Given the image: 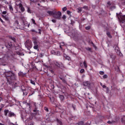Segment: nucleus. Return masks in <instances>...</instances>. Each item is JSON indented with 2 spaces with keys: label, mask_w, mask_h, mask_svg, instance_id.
Instances as JSON below:
<instances>
[{
  "label": "nucleus",
  "mask_w": 125,
  "mask_h": 125,
  "mask_svg": "<svg viewBox=\"0 0 125 125\" xmlns=\"http://www.w3.org/2000/svg\"><path fill=\"white\" fill-rule=\"evenodd\" d=\"M8 83L16 80V75L11 71H8L5 73Z\"/></svg>",
  "instance_id": "obj_1"
},
{
  "label": "nucleus",
  "mask_w": 125,
  "mask_h": 125,
  "mask_svg": "<svg viewBox=\"0 0 125 125\" xmlns=\"http://www.w3.org/2000/svg\"><path fill=\"white\" fill-rule=\"evenodd\" d=\"M33 42L34 49H36V50L39 51V47H40V44H41L40 41H39L37 38H34L33 40Z\"/></svg>",
  "instance_id": "obj_2"
},
{
  "label": "nucleus",
  "mask_w": 125,
  "mask_h": 125,
  "mask_svg": "<svg viewBox=\"0 0 125 125\" xmlns=\"http://www.w3.org/2000/svg\"><path fill=\"white\" fill-rule=\"evenodd\" d=\"M62 15V13L60 11H58V12L55 11L53 17L56 19H58V20H60L61 19V16Z\"/></svg>",
  "instance_id": "obj_3"
},
{
  "label": "nucleus",
  "mask_w": 125,
  "mask_h": 125,
  "mask_svg": "<svg viewBox=\"0 0 125 125\" xmlns=\"http://www.w3.org/2000/svg\"><path fill=\"white\" fill-rule=\"evenodd\" d=\"M25 45L27 48H30L32 46V42L29 40H27L25 42Z\"/></svg>",
  "instance_id": "obj_4"
},
{
  "label": "nucleus",
  "mask_w": 125,
  "mask_h": 125,
  "mask_svg": "<svg viewBox=\"0 0 125 125\" xmlns=\"http://www.w3.org/2000/svg\"><path fill=\"white\" fill-rule=\"evenodd\" d=\"M83 85H84V86H87V87L90 88L91 83H90L89 81L85 82L83 83Z\"/></svg>",
  "instance_id": "obj_5"
},
{
  "label": "nucleus",
  "mask_w": 125,
  "mask_h": 125,
  "mask_svg": "<svg viewBox=\"0 0 125 125\" xmlns=\"http://www.w3.org/2000/svg\"><path fill=\"white\" fill-rule=\"evenodd\" d=\"M53 63L55 66L59 67V68H60L62 65V62H58L56 61H53Z\"/></svg>",
  "instance_id": "obj_6"
},
{
  "label": "nucleus",
  "mask_w": 125,
  "mask_h": 125,
  "mask_svg": "<svg viewBox=\"0 0 125 125\" xmlns=\"http://www.w3.org/2000/svg\"><path fill=\"white\" fill-rule=\"evenodd\" d=\"M17 6L19 7L20 8L21 12H24L25 11V8L23 7V5L21 3H19V4H17Z\"/></svg>",
  "instance_id": "obj_7"
},
{
  "label": "nucleus",
  "mask_w": 125,
  "mask_h": 125,
  "mask_svg": "<svg viewBox=\"0 0 125 125\" xmlns=\"http://www.w3.org/2000/svg\"><path fill=\"white\" fill-rule=\"evenodd\" d=\"M115 51L118 55H119V56H123V54H122V53H121V51H120L118 47H116Z\"/></svg>",
  "instance_id": "obj_8"
},
{
  "label": "nucleus",
  "mask_w": 125,
  "mask_h": 125,
  "mask_svg": "<svg viewBox=\"0 0 125 125\" xmlns=\"http://www.w3.org/2000/svg\"><path fill=\"white\" fill-rule=\"evenodd\" d=\"M71 38H73V39H78V38H79V35L78 34V33L77 32H75V33H73L72 36H71Z\"/></svg>",
  "instance_id": "obj_9"
},
{
  "label": "nucleus",
  "mask_w": 125,
  "mask_h": 125,
  "mask_svg": "<svg viewBox=\"0 0 125 125\" xmlns=\"http://www.w3.org/2000/svg\"><path fill=\"white\" fill-rule=\"evenodd\" d=\"M51 53H52V54H55V55H57V56H60L61 55L60 52L59 51L55 52L53 50V51H51Z\"/></svg>",
  "instance_id": "obj_10"
},
{
  "label": "nucleus",
  "mask_w": 125,
  "mask_h": 125,
  "mask_svg": "<svg viewBox=\"0 0 125 125\" xmlns=\"http://www.w3.org/2000/svg\"><path fill=\"white\" fill-rule=\"evenodd\" d=\"M2 17H3V18H4L5 20H6V21H8V22H9V21H10V18L6 16V15H2Z\"/></svg>",
  "instance_id": "obj_11"
},
{
  "label": "nucleus",
  "mask_w": 125,
  "mask_h": 125,
  "mask_svg": "<svg viewBox=\"0 0 125 125\" xmlns=\"http://www.w3.org/2000/svg\"><path fill=\"white\" fill-rule=\"evenodd\" d=\"M55 11H47V13L49 14V15H53V16H54V13Z\"/></svg>",
  "instance_id": "obj_12"
},
{
  "label": "nucleus",
  "mask_w": 125,
  "mask_h": 125,
  "mask_svg": "<svg viewBox=\"0 0 125 125\" xmlns=\"http://www.w3.org/2000/svg\"><path fill=\"white\" fill-rule=\"evenodd\" d=\"M15 116V114L13 112H11V111H9L8 113V117L10 118H11V117H14Z\"/></svg>",
  "instance_id": "obj_13"
},
{
  "label": "nucleus",
  "mask_w": 125,
  "mask_h": 125,
  "mask_svg": "<svg viewBox=\"0 0 125 125\" xmlns=\"http://www.w3.org/2000/svg\"><path fill=\"white\" fill-rule=\"evenodd\" d=\"M19 76H20L21 77H24V76H25V75H26V73H24L20 71L19 73H18Z\"/></svg>",
  "instance_id": "obj_14"
},
{
  "label": "nucleus",
  "mask_w": 125,
  "mask_h": 125,
  "mask_svg": "<svg viewBox=\"0 0 125 125\" xmlns=\"http://www.w3.org/2000/svg\"><path fill=\"white\" fill-rule=\"evenodd\" d=\"M9 110H7V109H5L4 110V116H7V114L9 113Z\"/></svg>",
  "instance_id": "obj_15"
},
{
  "label": "nucleus",
  "mask_w": 125,
  "mask_h": 125,
  "mask_svg": "<svg viewBox=\"0 0 125 125\" xmlns=\"http://www.w3.org/2000/svg\"><path fill=\"white\" fill-rule=\"evenodd\" d=\"M63 57L65 58V59H66L67 60H68V61H69V60H71V59L70 58V57L67 56V55L66 54L63 55Z\"/></svg>",
  "instance_id": "obj_16"
},
{
  "label": "nucleus",
  "mask_w": 125,
  "mask_h": 125,
  "mask_svg": "<svg viewBox=\"0 0 125 125\" xmlns=\"http://www.w3.org/2000/svg\"><path fill=\"white\" fill-rule=\"evenodd\" d=\"M9 10H10L11 13H13V7H12V5H9Z\"/></svg>",
  "instance_id": "obj_17"
},
{
  "label": "nucleus",
  "mask_w": 125,
  "mask_h": 125,
  "mask_svg": "<svg viewBox=\"0 0 125 125\" xmlns=\"http://www.w3.org/2000/svg\"><path fill=\"white\" fill-rule=\"evenodd\" d=\"M120 18H121V20L122 21V23H124V22H125V16H121L120 17Z\"/></svg>",
  "instance_id": "obj_18"
},
{
  "label": "nucleus",
  "mask_w": 125,
  "mask_h": 125,
  "mask_svg": "<svg viewBox=\"0 0 125 125\" xmlns=\"http://www.w3.org/2000/svg\"><path fill=\"white\" fill-rule=\"evenodd\" d=\"M110 57L112 59V60H115V58H116V56L114 55L113 54L110 55Z\"/></svg>",
  "instance_id": "obj_19"
},
{
  "label": "nucleus",
  "mask_w": 125,
  "mask_h": 125,
  "mask_svg": "<svg viewBox=\"0 0 125 125\" xmlns=\"http://www.w3.org/2000/svg\"><path fill=\"white\" fill-rule=\"evenodd\" d=\"M83 65H84L85 68H87V64H86V62L85 61L83 62Z\"/></svg>",
  "instance_id": "obj_20"
},
{
  "label": "nucleus",
  "mask_w": 125,
  "mask_h": 125,
  "mask_svg": "<svg viewBox=\"0 0 125 125\" xmlns=\"http://www.w3.org/2000/svg\"><path fill=\"white\" fill-rule=\"evenodd\" d=\"M7 46H8V47H11V46H12V43H11V42H8V46H6V47H7Z\"/></svg>",
  "instance_id": "obj_21"
},
{
  "label": "nucleus",
  "mask_w": 125,
  "mask_h": 125,
  "mask_svg": "<svg viewBox=\"0 0 125 125\" xmlns=\"http://www.w3.org/2000/svg\"><path fill=\"white\" fill-rule=\"evenodd\" d=\"M114 123H115V121H108L107 122V124H108V125H112V124H114Z\"/></svg>",
  "instance_id": "obj_22"
},
{
  "label": "nucleus",
  "mask_w": 125,
  "mask_h": 125,
  "mask_svg": "<svg viewBox=\"0 0 125 125\" xmlns=\"http://www.w3.org/2000/svg\"><path fill=\"white\" fill-rule=\"evenodd\" d=\"M30 83H31L32 84H33V85H36V83L35 82V81L32 80H30Z\"/></svg>",
  "instance_id": "obj_23"
},
{
  "label": "nucleus",
  "mask_w": 125,
  "mask_h": 125,
  "mask_svg": "<svg viewBox=\"0 0 125 125\" xmlns=\"http://www.w3.org/2000/svg\"><path fill=\"white\" fill-rule=\"evenodd\" d=\"M107 7H109V8L112 7V5H111V3L110 2H107Z\"/></svg>",
  "instance_id": "obj_24"
},
{
  "label": "nucleus",
  "mask_w": 125,
  "mask_h": 125,
  "mask_svg": "<svg viewBox=\"0 0 125 125\" xmlns=\"http://www.w3.org/2000/svg\"><path fill=\"white\" fill-rule=\"evenodd\" d=\"M10 39L11 40H12V41H13V42H16V40L15 39V38L11 37Z\"/></svg>",
  "instance_id": "obj_25"
},
{
  "label": "nucleus",
  "mask_w": 125,
  "mask_h": 125,
  "mask_svg": "<svg viewBox=\"0 0 125 125\" xmlns=\"http://www.w3.org/2000/svg\"><path fill=\"white\" fill-rule=\"evenodd\" d=\"M31 21H32V23H33L34 25H37V23H36V21H35L34 19H32Z\"/></svg>",
  "instance_id": "obj_26"
},
{
  "label": "nucleus",
  "mask_w": 125,
  "mask_h": 125,
  "mask_svg": "<svg viewBox=\"0 0 125 125\" xmlns=\"http://www.w3.org/2000/svg\"><path fill=\"white\" fill-rule=\"evenodd\" d=\"M57 122L58 123V124H60V125H62V122L59 120V119H57Z\"/></svg>",
  "instance_id": "obj_27"
},
{
  "label": "nucleus",
  "mask_w": 125,
  "mask_h": 125,
  "mask_svg": "<svg viewBox=\"0 0 125 125\" xmlns=\"http://www.w3.org/2000/svg\"><path fill=\"white\" fill-rule=\"evenodd\" d=\"M27 12H28V13H32V11L29 7H27Z\"/></svg>",
  "instance_id": "obj_28"
},
{
  "label": "nucleus",
  "mask_w": 125,
  "mask_h": 125,
  "mask_svg": "<svg viewBox=\"0 0 125 125\" xmlns=\"http://www.w3.org/2000/svg\"><path fill=\"white\" fill-rule=\"evenodd\" d=\"M25 105H26V106H27V107H29V108H31V104L28 103H25Z\"/></svg>",
  "instance_id": "obj_29"
},
{
  "label": "nucleus",
  "mask_w": 125,
  "mask_h": 125,
  "mask_svg": "<svg viewBox=\"0 0 125 125\" xmlns=\"http://www.w3.org/2000/svg\"><path fill=\"white\" fill-rule=\"evenodd\" d=\"M83 10V7L78 8V12H82Z\"/></svg>",
  "instance_id": "obj_30"
},
{
  "label": "nucleus",
  "mask_w": 125,
  "mask_h": 125,
  "mask_svg": "<svg viewBox=\"0 0 125 125\" xmlns=\"http://www.w3.org/2000/svg\"><path fill=\"white\" fill-rule=\"evenodd\" d=\"M82 8H83L85 10H87V9H88V7L87 6H84Z\"/></svg>",
  "instance_id": "obj_31"
},
{
  "label": "nucleus",
  "mask_w": 125,
  "mask_h": 125,
  "mask_svg": "<svg viewBox=\"0 0 125 125\" xmlns=\"http://www.w3.org/2000/svg\"><path fill=\"white\" fill-rule=\"evenodd\" d=\"M122 123H125V116H124V117H123L122 118Z\"/></svg>",
  "instance_id": "obj_32"
},
{
  "label": "nucleus",
  "mask_w": 125,
  "mask_h": 125,
  "mask_svg": "<svg viewBox=\"0 0 125 125\" xmlns=\"http://www.w3.org/2000/svg\"><path fill=\"white\" fill-rule=\"evenodd\" d=\"M106 35H107V36H108V37H109V38H111V35H110V32H107L106 33Z\"/></svg>",
  "instance_id": "obj_33"
},
{
  "label": "nucleus",
  "mask_w": 125,
  "mask_h": 125,
  "mask_svg": "<svg viewBox=\"0 0 125 125\" xmlns=\"http://www.w3.org/2000/svg\"><path fill=\"white\" fill-rule=\"evenodd\" d=\"M62 18L63 20H65V19H66V18H67V17H66V15H63L62 17Z\"/></svg>",
  "instance_id": "obj_34"
},
{
  "label": "nucleus",
  "mask_w": 125,
  "mask_h": 125,
  "mask_svg": "<svg viewBox=\"0 0 125 125\" xmlns=\"http://www.w3.org/2000/svg\"><path fill=\"white\" fill-rule=\"evenodd\" d=\"M60 98L61 100H63L64 99V96L63 95L60 96Z\"/></svg>",
  "instance_id": "obj_35"
},
{
  "label": "nucleus",
  "mask_w": 125,
  "mask_h": 125,
  "mask_svg": "<svg viewBox=\"0 0 125 125\" xmlns=\"http://www.w3.org/2000/svg\"><path fill=\"white\" fill-rule=\"evenodd\" d=\"M66 10H67V7H64L63 8H62V11H66Z\"/></svg>",
  "instance_id": "obj_36"
},
{
  "label": "nucleus",
  "mask_w": 125,
  "mask_h": 125,
  "mask_svg": "<svg viewBox=\"0 0 125 125\" xmlns=\"http://www.w3.org/2000/svg\"><path fill=\"white\" fill-rule=\"evenodd\" d=\"M108 78V76H107V75H104V76H103V78L104 79H107Z\"/></svg>",
  "instance_id": "obj_37"
},
{
  "label": "nucleus",
  "mask_w": 125,
  "mask_h": 125,
  "mask_svg": "<svg viewBox=\"0 0 125 125\" xmlns=\"http://www.w3.org/2000/svg\"><path fill=\"white\" fill-rule=\"evenodd\" d=\"M100 75H104V71H100L99 72Z\"/></svg>",
  "instance_id": "obj_38"
},
{
  "label": "nucleus",
  "mask_w": 125,
  "mask_h": 125,
  "mask_svg": "<svg viewBox=\"0 0 125 125\" xmlns=\"http://www.w3.org/2000/svg\"><path fill=\"white\" fill-rule=\"evenodd\" d=\"M63 83H65V84H66V83H67V82L66 81V80L65 79H63V80H62V81Z\"/></svg>",
  "instance_id": "obj_39"
},
{
  "label": "nucleus",
  "mask_w": 125,
  "mask_h": 125,
  "mask_svg": "<svg viewBox=\"0 0 125 125\" xmlns=\"http://www.w3.org/2000/svg\"><path fill=\"white\" fill-rule=\"evenodd\" d=\"M79 125H83V122H80L79 123Z\"/></svg>",
  "instance_id": "obj_40"
},
{
  "label": "nucleus",
  "mask_w": 125,
  "mask_h": 125,
  "mask_svg": "<svg viewBox=\"0 0 125 125\" xmlns=\"http://www.w3.org/2000/svg\"><path fill=\"white\" fill-rule=\"evenodd\" d=\"M44 109L45 111H46V112H48V108H47V107H44Z\"/></svg>",
  "instance_id": "obj_41"
},
{
  "label": "nucleus",
  "mask_w": 125,
  "mask_h": 125,
  "mask_svg": "<svg viewBox=\"0 0 125 125\" xmlns=\"http://www.w3.org/2000/svg\"><path fill=\"white\" fill-rule=\"evenodd\" d=\"M84 72V69H82L81 70H80V73H83Z\"/></svg>",
  "instance_id": "obj_42"
},
{
  "label": "nucleus",
  "mask_w": 125,
  "mask_h": 125,
  "mask_svg": "<svg viewBox=\"0 0 125 125\" xmlns=\"http://www.w3.org/2000/svg\"><path fill=\"white\" fill-rule=\"evenodd\" d=\"M49 71L52 74H54V71L51 69H49Z\"/></svg>",
  "instance_id": "obj_43"
},
{
  "label": "nucleus",
  "mask_w": 125,
  "mask_h": 125,
  "mask_svg": "<svg viewBox=\"0 0 125 125\" xmlns=\"http://www.w3.org/2000/svg\"><path fill=\"white\" fill-rule=\"evenodd\" d=\"M37 111L38 109H37V108L33 110V112H34V113H37Z\"/></svg>",
  "instance_id": "obj_44"
},
{
  "label": "nucleus",
  "mask_w": 125,
  "mask_h": 125,
  "mask_svg": "<svg viewBox=\"0 0 125 125\" xmlns=\"http://www.w3.org/2000/svg\"><path fill=\"white\" fill-rule=\"evenodd\" d=\"M66 12L68 15H69V14H71V11L69 10L67 11Z\"/></svg>",
  "instance_id": "obj_45"
},
{
  "label": "nucleus",
  "mask_w": 125,
  "mask_h": 125,
  "mask_svg": "<svg viewBox=\"0 0 125 125\" xmlns=\"http://www.w3.org/2000/svg\"><path fill=\"white\" fill-rule=\"evenodd\" d=\"M90 29V26H87L85 27L86 30H89Z\"/></svg>",
  "instance_id": "obj_46"
},
{
  "label": "nucleus",
  "mask_w": 125,
  "mask_h": 125,
  "mask_svg": "<svg viewBox=\"0 0 125 125\" xmlns=\"http://www.w3.org/2000/svg\"><path fill=\"white\" fill-rule=\"evenodd\" d=\"M6 13H7V12L6 11H3L2 12V14H3L4 15H5V14H6Z\"/></svg>",
  "instance_id": "obj_47"
},
{
  "label": "nucleus",
  "mask_w": 125,
  "mask_h": 125,
  "mask_svg": "<svg viewBox=\"0 0 125 125\" xmlns=\"http://www.w3.org/2000/svg\"><path fill=\"white\" fill-rule=\"evenodd\" d=\"M31 32H33V33H38V32L36 31V30L34 29L31 30Z\"/></svg>",
  "instance_id": "obj_48"
},
{
  "label": "nucleus",
  "mask_w": 125,
  "mask_h": 125,
  "mask_svg": "<svg viewBox=\"0 0 125 125\" xmlns=\"http://www.w3.org/2000/svg\"><path fill=\"white\" fill-rule=\"evenodd\" d=\"M52 22H53V23H56V20H52Z\"/></svg>",
  "instance_id": "obj_49"
},
{
  "label": "nucleus",
  "mask_w": 125,
  "mask_h": 125,
  "mask_svg": "<svg viewBox=\"0 0 125 125\" xmlns=\"http://www.w3.org/2000/svg\"><path fill=\"white\" fill-rule=\"evenodd\" d=\"M102 87H103V88H106V85H103V86H102Z\"/></svg>",
  "instance_id": "obj_50"
},
{
  "label": "nucleus",
  "mask_w": 125,
  "mask_h": 125,
  "mask_svg": "<svg viewBox=\"0 0 125 125\" xmlns=\"http://www.w3.org/2000/svg\"><path fill=\"white\" fill-rule=\"evenodd\" d=\"M0 21H1L2 23H3V21L2 20V19H1V18H0Z\"/></svg>",
  "instance_id": "obj_51"
},
{
  "label": "nucleus",
  "mask_w": 125,
  "mask_h": 125,
  "mask_svg": "<svg viewBox=\"0 0 125 125\" xmlns=\"http://www.w3.org/2000/svg\"><path fill=\"white\" fill-rule=\"evenodd\" d=\"M90 50H91L90 48H89V47L86 48V50L89 51Z\"/></svg>",
  "instance_id": "obj_52"
},
{
  "label": "nucleus",
  "mask_w": 125,
  "mask_h": 125,
  "mask_svg": "<svg viewBox=\"0 0 125 125\" xmlns=\"http://www.w3.org/2000/svg\"><path fill=\"white\" fill-rule=\"evenodd\" d=\"M1 110H2V108L0 107V115L1 114Z\"/></svg>",
  "instance_id": "obj_53"
},
{
  "label": "nucleus",
  "mask_w": 125,
  "mask_h": 125,
  "mask_svg": "<svg viewBox=\"0 0 125 125\" xmlns=\"http://www.w3.org/2000/svg\"><path fill=\"white\" fill-rule=\"evenodd\" d=\"M60 80H61L62 81H63V80H64V79H63V78L62 77H60Z\"/></svg>",
  "instance_id": "obj_54"
},
{
  "label": "nucleus",
  "mask_w": 125,
  "mask_h": 125,
  "mask_svg": "<svg viewBox=\"0 0 125 125\" xmlns=\"http://www.w3.org/2000/svg\"><path fill=\"white\" fill-rule=\"evenodd\" d=\"M80 66L81 67H83V63H80Z\"/></svg>",
  "instance_id": "obj_55"
},
{
  "label": "nucleus",
  "mask_w": 125,
  "mask_h": 125,
  "mask_svg": "<svg viewBox=\"0 0 125 125\" xmlns=\"http://www.w3.org/2000/svg\"><path fill=\"white\" fill-rule=\"evenodd\" d=\"M16 23H17V24H19V23L18 22V21H16Z\"/></svg>",
  "instance_id": "obj_56"
},
{
  "label": "nucleus",
  "mask_w": 125,
  "mask_h": 125,
  "mask_svg": "<svg viewBox=\"0 0 125 125\" xmlns=\"http://www.w3.org/2000/svg\"><path fill=\"white\" fill-rule=\"evenodd\" d=\"M100 85H101V86H103V84L102 83H100Z\"/></svg>",
  "instance_id": "obj_57"
},
{
  "label": "nucleus",
  "mask_w": 125,
  "mask_h": 125,
  "mask_svg": "<svg viewBox=\"0 0 125 125\" xmlns=\"http://www.w3.org/2000/svg\"><path fill=\"white\" fill-rule=\"evenodd\" d=\"M10 125H15L13 124V123H10Z\"/></svg>",
  "instance_id": "obj_58"
},
{
  "label": "nucleus",
  "mask_w": 125,
  "mask_h": 125,
  "mask_svg": "<svg viewBox=\"0 0 125 125\" xmlns=\"http://www.w3.org/2000/svg\"><path fill=\"white\" fill-rule=\"evenodd\" d=\"M17 54H18V55H20V52H18Z\"/></svg>",
  "instance_id": "obj_59"
},
{
  "label": "nucleus",
  "mask_w": 125,
  "mask_h": 125,
  "mask_svg": "<svg viewBox=\"0 0 125 125\" xmlns=\"http://www.w3.org/2000/svg\"><path fill=\"white\" fill-rule=\"evenodd\" d=\"M27 27H28V28H29V27H30V24H28L27 25Z\"/></svg>",
  "instance_id": "obj_60"
},
{
  "label": "nucleus",
  "mask_w": 125,
  "mask_h": 125,
  "mask_svg": "<svg viewBox=\"0 0 125 125\" xmlns=\"http://www.w3.org/2000/svg\"><path fill=\"white\" fill-rule=\"evenodd\" d=\"M39 32H42V30L41 29H39Z\"/></svg>",
  "instance_id": "obj_61"
},
{
  "label": "nucleus",
  "mask_w": 125,
  "mask_h": 125,
  "mask_svg": "<svg viewBox=\"0 0 125 125\" xmlns=\"http://www.w3.org/2000/svg\"><path fill=\"white\" fill-rule=\"evenodd\" d=\"M0 125H4V124H2L1 123H0Z\"/></svg>",
  "instance_id": "obj_62"
},
{
  "label": "nucleus",
  "mask_w": 125,
  "mask_h": 125,
  "mask_svg": "<svg viewBox=\"0 0 125 125\" xmlns=\"http://www.w3.org/2000/svg\"><path fill=\"white\" fill-rule=\"evenodd\" d=\"M42 1L43 2H44V0H42Z\"/></svg>",
  "instance_id": "obj_63"
},
{
  "label": "nucleus",
  "mask_w": 125,
  "mask_h": 125,
  "mask_svg": "<svg viewBox=\"0 0 125 125\" xmlns=\"http://www.w3.org/2000/svg\"><path fill=\"white\" fill-rule=\"evenodd\" d=\"M39 34H42V33L41 32V31L39 32Z\"/></svg>",
  "instance_id": "obj_64"
}]
</instances>
